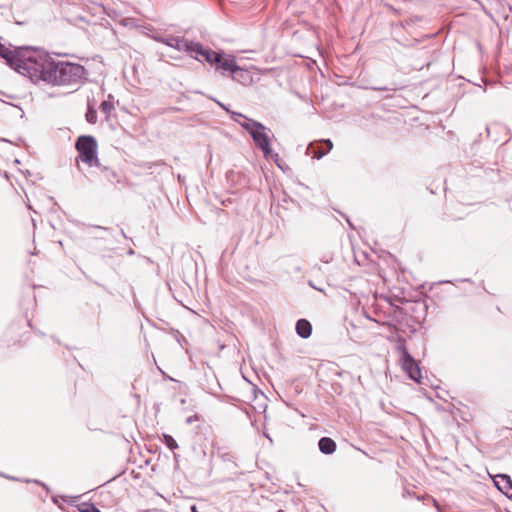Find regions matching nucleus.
<instances>
[{
  "label": "nucleus",
  "mask_w": 512,
  "mask_h": 512,
  "mask_svg": "<svg viewBox=\"0 0 512 512\" xmlns=\"http://www.w3.org/2000/svg\"><path fill=\"white\" fill-rule=\"evenodd\" d=\"M33 57V60L26 63L28 77L33 82L43 81L52 86L72 87L84 79L86 70L79 63L57 61L40 50Z\"/></svg>",
  "instance_id": "obj_1"
},
{
  "label": "nucleus",
  "mask_w": 512,
  "mask_h": 512,
  "mask_svg": "<svg viewBox=\"0 0 512 512\" xmlns=\"http://www.w3.org/2000/svg\"><path fill=\"white\" fill-rule=\"evenodd\" d=\"M240 126L250 134L255 145L263 152L264 157L273 159L277 166L282 168L278 163L279 154L272 153L270 148L271 130L262 123L248 117H245V121L240 123Z\"/></svg>",
  "instance_id": "obj_2"
},
{
  "label": "nucleus",
  "mask_w": 512,
  "mask_h": 512,
  "mask_svg": "<svg viewBox=\"0 0 512 512\" xmlns=\"http://www.w3.org/2000/svg\"><path fill=\"white\" fill-rule=\"evenodd\" d=\"M36 49L18 48L11 50L0 43V57L6 60V63L18 73L28 77V69L26 63L33 60Z\"/></svg>",
  "instance_id": "obj_3"
},
{
  "label": "nucleus",
  "mask_w": 512,
  "mask_h": 512,
  "mask_svg": "<svg viewBox=\"0 0 512 512\" xmlns=\"http://www.w3.org/2000/svg\"><path fill=\"white\" fill-rule=\"evenodd\" d=\"M75 148L78 152L77 161H81L88 167H101L98 158V145L91 135H81L77 138Z\"/></svg>",
  "instance_id": "obj_4"
},
{
  "label": "nucleus",
  "mask_w": 512,
  "mask_h": 512,
  "mask_svg": "<svg viewBox=\"0 0 512 512\" xmlns=\"http://www.w3.org/2000/svg\"><path fill=\"white\" fill-rule=\"evenodd\" d=\"M399 350L402 353L401 357V366L402 369L407 373L409 378L412 380L419 382L422 375L421 370L417 362L413 359V357L409 354L406 347L404 345L399 346Z\"/></svg>",
  "instance_id": "obj_5"
},
{
  "label": "nucleus",
  "mask_w": 512,
  "mask_h": 512,
  "mask_svg": "<svg viewBox=\"0 0 512 512\" xmlns=\"http://www.w3.org/2000/svg\"><path fill=\"white\" fill-rule=\"evenodd\" d=\"M196 60H199L198 55L204 57L205 61L210 64H217L220 62L221 52H214L210 49L204 48L199 42H194L191 46L190 53H188Z\"/></svg>",
  "instance_id": "obj_6"
},
{
  "label": "nucleus",
  "mask_w": 512,
  "mask_h": 512,
  "mask_svg": "<svg viewBox=\"0 0 512 512\" xmlns=\"http://www.w3.org/2000/svg\"><path fill=\"white\" fill-rule=\"evenodd\" d=\"M164 44L176 49L177 51L190 53L193 41H189L188 39H185L183 37L166 36Z\"/></svg>",
  "instance_id": "obj_7"
},
{
  "label": "nucleus",
  "mask_w": 512,
  "mask_h": 512,
  "mask_svg": "<svg viewBox=\"0 0 512 512\" xmlns=\"http://www.w3.org/2000/svg\"><path fill=\"white\" fill-rule=\"evenodd\" d=\"M232 78L243 85H248L253 80L251 73L240 66H237L235 71L232 73Z\"/></svg>",
  "instance_id": "obj_8"
},
{
  "label": "nucleus",
  "mask_w": 512,
  "mask_h": 512,
  "mask_svg": "<svg viewBox=\"0 0 512 512\" xmlns=\"http://www.w3.org/2000/svg\"><path fill=\"white\" fill-rule=\"evenodd\" d=\"M217 65L218 68H221L224 71H229L231 74L235 71V69L238 66L234 56L227 55L225 58H223L222 53L220 56V62H218Z\"/></svg>",
  "instance_id": "obj_9"
},
{
  "label": "nucleus",
  "mask_w": 512,
  "mask_h": 512,
  "mask_svg": "<svg viewBox=\"0 0 512 512\" xmlns=\"http://www.w3.org/2000/svg\"><path fill=\"white\" fill-rule=\"evenodd\" d=\"M319 449L324 454H332L336 451V443L329 437H323L319 440Z\"/></svg>",
  "instance_id": "obj_10"
},
{
  "label": "nucleus",
  "mask_w": 512,
  "mask_h": 512,
  "mask_svg": "<svg viewBox=\"0 0 512 512\" xmlns=\"http://www.w3.org/2000/svg\"><path fill=\"white\" fill-rule=\"evenodd\" d=\"M296 331L302 338H308L311 335L312 326L309 321L300 319L296 324Z\"/></svg>",
  "instance_id": "obj_11"
},
{
  "label": "nucleus",
  "mask_w": 512,
  "mask_h": 512,
  "mask_svg": "<svg viewBox=\"0 0 512 512\" xmlns=\"http://www.w3.org/2000/svg\"><path fill=\"white\" fill-rule=\"evenodd\" d=\"M110 232L109 228L102 227V226H91L89 234L99 236L101 238H105L106 234Z\"/></svg>",
  "instance_id": "obj_12"
},
{
  "label": "nucleus",
  "mask_w": 512,
  "mask_h": 512,
  "mask_svg": "<svg viewBox=\"0 0 512 512\" xmlns=\"http://www.w3.org/2000/svg\"><path fill=\"white\" fill-rule=\"evenodd\" d=\"M163 442L165 443V445H166L170 450H174V449H177V448H178V444H177V442L175 441V439H174L171 435L164 434V435H163Z\"/></svg>",
  "instance_id": "obj_13"
},
{
  "label": "nucleus",
  "mask_w": 512,
  "mask_h": 512,
  "mask_svg": "<svg viewBox=\"0 0 512 512\" xmlns=\"http://www.w3.org/2000/svg\"><path fill=\"white\" fill-rule=\"evenodd\" d=\"M86 121L90 124H95L97 122V112L93 108H88L86 112Z\"/></svg>",
  "instance_id": "obj_14"
},
{
  "label": "nucleus",
  "mask_w": 512,
  "mask_h": 512,
  "mask_svg": "<svg viewBox=\"0 0 512 512\" xmlns=\"http://www.w3.org/2000/svg\"><path fill=\"white\" fill-rule=\"evenodd\" d=\"M501 480L506 483V487H499L500 490L504 491L506 494L508 493L509 489H512V482L510 480V477L507 475H500L499 476Z\"/></svg>",
  "instance_id": "obj_15"
},
{
  "label": "nucleus",
  "mask_w": 512,
  "mask_h": 512,
  "mask_svg": "<svg viewBox=\"0 0 512 512\" xmlns=\"http://www.w3.org/2000/svg\"><path fill=\"white\" fill-rule=\"evenodd\" d=\"M113 109V105L108 101H103L100 104V110L105 113L107 116L110 114L111 110Z\"/></svg>",
  "instance_id": "obj_16"
},
{
  "label": "nucleus",
  "mask_w": 512,
  "mask_h": 512,
  "mask_svg": "<svg viewBox=\"0 0 512 512\" xmlns=\"http://www.w3.org/2000/svg\"><path fill=\"white\" fill-rule=\"evenodd\" d=\"M99 168H100L102 171H105V172H107V173H108V174H107V178H108L110 181H112V179H116V180H117V182H119V181H120V180H119V178H118V174H117L115 171H109L107 167L102 166V165H101V167H99Z\"/></svg>",
  "instance_id": "obj_17"
},
{
  "label": "nucleus",
  "mask_w": 512,
  "mask_h": 512,
  "mask_svg": "<svg viewBox=\"0 0 512 512\" xmlns=\"http://www.w3.org/2000/svg\"><path fill=\"white\" fill-rule=\"evenodd\" d=\"M81 512H100L94 505L92 504H83L80 508Z\"/></svg>",
  "instance_id": "obj_18"
},
{
  "label": "nucleus",
  "mask_w": 512,
  "mask_h": 512,
  "mask_svg": "<svg viewBox=\"0 0 512 512\" xmlns=\"http://www.w3.org/2000/svg\"><path fill=\"white\" fill-rule=\"evenodd\" d=\"M230 114H231L232 120L234 122H237L239 125H240V123H243V121H240V118L245 120V117H246L245 115L238 113V112H234V111H231Z\"/></svg>",
  "instance_id": "obj_19"
},
{
  "label": "nucleus",
  "mask_w": 512,
  "mask_h": 512,
  "mask_svg": "<svg viewBox=\"0 0 512 512\" xmlns=\"http://www.w3.org/2000/svg\"><path fill=\"white\" fill-rule=\"evenodd\" d=\"M328 152L324 149L317 148L313 151V157L316 159H320L325 156Z\"/></svg>",
  "instance_id": "obj_20"
},
{
  "label": "nucleus",
  "mask_w": 512,
  "mask_h": 512,
  "mask_svg": "<svg viewBox=\"0 0 512 512\" xmlns=\"http://www.w3.org/2000/svg\"><path fill=\"white\" fill-rule=\"evenodd\" d=\"M323 143H324V144H325V146H326V149H325V150H326L327 152H329V151H331V150H332V148H333V143H332V141H331L330 139H326V140H324V141H323Z\"/></svg>",
  "instance_id": "obj_21"
},
{
  "label": "nucleus",
  "mask_w": 512,
  "mask_h": 512,
  "mask_svg": "<svg viewBox=\"0 0 512 512\" xmlns=\"http://www.w3.org/2000/svg\"><path fill=\"white\" fill-rule=\"evenodd\" d=\"M165 37L166 36H161V35H153L152 38L156 41V42H159V43H162L164 44L165 43Z\"/></svg>",
  "instance_id": "obj_22"
},
{
  "label": "nucleus",
  "mask_w": 512,
  "mask_h": 512,
  "mask_svg": "<svg viewBox=\"0 0 512 512\" xmlns=\"http://www.w3.org/2000/svg\"><path fill=\"white\" fill-rule=\"evenodd\" d=\"M132 21H133V20H132V19H130V18H125V19H123V20H122V24H123L124 26H128V25H130V24H131V22H132Z\"/></svg>",
  "instance_id": "obj_23"
},
{
  "label": "nucleus",
  "mask_w": 512,
  "mask_h": 512,
  "mask_svg": "<svg viewBox=\"0 0 512 512\" xmlns=\"http://www.w3.org/2000/svg\"><path fill=\"white\" fill-rule=\"evenodd\" d=\"M217 104L224 110H226L228 113H230L231 111L226 107V105H224L223 103L217 101Z\"/></svg>",
  "instance_id": "obj_24"
},
{
  "label": "nucleus",
  "mask_w": 512,
  "mask_h": 512,
  "mask_svg": "<svg viewBox=\"0 0 512 512\" xmlns=\"http://www.w3.org/2000/svg\"><path fill=\"white\" fill-rule=\"evenodd\" d=\"M372 89L377 91L387 90L386 87H373Z\"/></svg>",
  "instance_id": "obj_25"
},
{
  "label": "nucleus",
  "mask_w": 512,
  "mask_h": 512,
  "mask_svg": "<svg viewBox=\"0 0 512 512\" xmlns=\"http://www.w3.org/2000/svg\"><path fill=\"white\" fill-rule=\"evenodd\" d=\"M191 510L192 512H198L196 506H192Z\"/></svg>",
  "instance_id": "obj_26"
},
{
  "label": "nucleus",
  "mask_w": 512,
  "mask_h": 512,
  "mask_svg": "<svg viewBox=\"0 0 512 512\" xmlns=\"http://www.w3.org/2000/svg\"><path fill=\"white\" fill-rule=\"evenodd\" d=\"M128 254L132 255V254H134V251L132 249H129Z\"/></svg>",
  "instance_id": "obj_27"
},
{
  "label": "nucleus",
  "mask_w": 512,
  "mask_h": 512,
  "mask_svg": "<svg viewBox=\"0 0 512 512\" xmlns=\"http://www.w3.org/2000/svg\"><path fill=\"white\" fill-rule=\"evenodd\" d=\"M121 235H122L124 238H126V235H125V233H124V231H123V230H121Z\"/></svg>",
  "instance_id": "obj_28"
},
{
  "label": "nucleus",
  "mask_w": 512,
  "mask_h": 512,
  "mask_svg": "<svg viewBox=\"0 0 512 512\" xmlns=\"http://www.w3.org/2000/svg\"><path fill=\"white\" fill-rule=\"evenodd\" d=\"M194 421V418L190 417L188 418V422Z\"/></svg>",
  "instance_id": "obj_29"
},
{
  "label": "nucleus",
  "mask_w": 512,
  "mask_h": 512,
  "mask_svg": "<svg viewBox=\"0 0 512 512\" xmlns=\"http://www.w3.org/2000/svg\"><path fill=\"white\" fill-rule=\"evenodd\" d=\"M194 421V418L190 417L188 418V422Z\"/></svg>",
  "instance_id": "obj_30"
}]
</instances>
